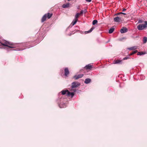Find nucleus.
Returning <instances> with one entry per match:
<instances>
[{
    "instance_id": "21",
    "label": "nucleus",
    "mask_w": 147,
    "mask_h": 147,
    "mask_svg": "<svg viewBox=\"0 0 147 147\" xmlns=\"http://www.w3.org/2000/svg\"><path fill=\"white\" fill-rule=\"evenodd\" d=\"M147 41V38L146 37H144L143 39V42L145 43Z\"/></svg>"
},
{
    "instance_id": "9",
    "label": "nucleus",
    "mask_w": 147,
    "mask_h": 147,
    "mask_svg": "<svg viewBox=\"0 0 147 147\" xmlns=\"http://www.w3.org/2000/svg\"><path fill=\"white\" fill-rule=\"evenodd\" d=\"M121 19L120 18L117 17L114 18V20L115 22H119Z\"/></svg>"
},
{
    "instance_id": "20",
    "label": "nucleus",
    "mask_w": 147,
    "mask_h": 147,
    "mask_svg": "<svg viewBox=\"0 0 147 147\" xmlns=\"http://www.w3.org/2000/svg\"><path fill=\"white\" fill-rule=\"evenodd\" d=\"M78 20H77L74 19L73 21L71 23V24L73 25H74L77 22Z\"/></svg>"
},
{
    "instance_id": "4",
    "label": "nucleus",
    "mask_w": 147,
    "mask_h": 147,
    "mask_svg": "<svg viewBox=\"0 0 147 147\" xmlns=\"http://www.w3.org/2000/svg\"><path fill=\"white\" fill-rule=\"evenodd\" d=\"M128 31L126 27H123L120 30V32L121 33H123L127 32Z\"/></svg>"
},
{
    "instance_id": "7",
    "label": "nucleus",
    "mask_w": 147,
    "mask_h": 147,
    "mask_svg": "<svg viewBox=\"0 0 147 147\" xmlns=\"http://www.w3.org/2000/svg\"><path fill=\"white\" fill-rule=\"evenodd\" d=\"M85 68L87 69H90L92 68V66L90 64L86 65Z\"/></svg>"
},
{
    "instance_id": "22",
    "label": "nucleus",
    "mask_w": 147,
    "mask_h": 147,
    "mask_svg": "<svg viewBox=\"0 0 147 147\" xmlns=\"http://www.w3.org/2000/svg\"><path fill=\"white\" fill-rule=\"evenodd\" d=\"M145 54V53H144V52H138V53H137V55H144Z\"/></svg>"
},
{
    "instance_id": "30",
    "label": "nucleus",
    "mask_w": 147,
    "mask_h": 147,
    "mask_svg": "<svg viewBox=\"0 0 147 147\" xmlns=\"http://www.w3.org/2000/svg\"><path fill=\"white\" fill-rule=\"evenodd\" d=\"M86 0L87 2H90L92 1V0Z\"/></svg>"
},
{
    "instance_id": "35",
    "label": "nucleus",
    "mask_w": 147,
    "mask_h": 147,
    "mask_svg": "<svg viewBox=\"0 0 147 147\" xmlns=\"http://www.w3.org/2000/svg\"><path fill=\"white\" fill-rule=\"evenodd\" d=\"M122 14H124V15H126V14L125 13H123Z\"/></svg>"
},
{
    "instance_id": "8",
    "label": "nucleus",
    "mask_w": 147,
    "mask_h": 147,
    "mask_svg": "<svg viewBox=\"0 0 147 147\" xmlns=\"http://www.w3.org/2000/svg\"><path fill=\"white\" fill-rule=\"evenodd\" d=\"M74 95V92H71L69 91L68 92V93H67V96H71V97H73Z\"/></svg>"
},
{
    "instance_id": "27",
    "label": "nucleus",
    "mask_w": 147,
    "mask_h": 147,
    "mask_svg": "<svg viewBox=\"0 0 147 147\" xmlns=\"http://www.w3.org/2000/svg\"><path fill=\"white\" fill-rule=\"evenodd\" d=\"M137 52H138V51L137 50H135L132 52L133 54H134L135 53H137Z\"/></svg>"
},
{
    "instance_id": "33",
    "label": "nucleus",
    "mask_w": 147,
    "mask_h": 147,
    "mask_svg": "<svg viewBox=\"0 0 147 147\" xmlns=\"http://www.w3.org/2000/svg\"><path fill=\"white\" fill-rule=\"evenodd\" d=\"M122 13H123L122 12H120V13H119V14H122Z\"/></svg>"
},
{
    "instance_id": "6",
    "label": "nucleus",
    "mask_w": 147,
    "mask_h": 147,
    "mask_svg": "<svg viewBox=\"0 0 147 147\" xmlns=\"http://www.w3.org/2000/svg\"><path fill=\"white\" fill-rule=\"evenodd\" d=\"M83 75H84L83 74H79V75H78L77 76V75L75 76L74 77V78L76 80H77V79H78L79 78H82L83 76Z\"/></svg>"
},
{
    "instance_id": "31",
    "label": "nucleus",
    "mask_w": 147,
    "mask_h": 147,
    "mask_svg": "<svg viewBox=\"0 0 147 147\" xmlns=\"http://www.w3.org/2000/svg\"><path fill=\"white\" fill-rule=\"evenodd\" d=\"M126 10V9L124 8L123 9V11H124Z\"/></svg>"
},
{
    "instance_id": "28",
    "label": "nucleus",
    "mask_w": 147,
    "mask_h": 147,
    "mask_svg": "<svg viewBox=\"0 0 147 147\" xmlns=\"http://www.w3.org/2000/svg\"><path fill=\"white\" fill-rule=\"evenodd\" d=\"M129 58V57H125L123 59V60H126V59H128Z\"/></svg>"
},
{
    "instance_id": "10",
    "label": "nucleus",
    "mask_w": 147,
    "mask_h": 147,
    "mask_svg": "<svg viewBox=\"0 0 147 147\" xmlns=\"http://www.w3.org/2000/svg\"><path fill=\"white\" fill-rule=\"evenodd\" d=\"M69 5L70 4L69 3L64 4L62 5V7L63 8H68L69 7Z\"/></svg>"
},
{
    "instance_id": "16",
    "label": "nucleus",
    "mask_w": 147,
    "mask_h": 147,
    "mask_svg": "<svg viewBox=\"0 0 147 147\" xmlns=\"http://www.w3.org/2000/svg\"><path fill=\"white\" fill-rule=\"evenodd\" d=\"M137 49V47L136 46H134L128 48V49L129 50H132L134 49Z\"/></svg>"
},
{
    "instance_id": "5",
    "label": "nucleus",
    "mask_w": 147,
    "mask_h": 147,
    "mask_svg": "<svg viewBox=\"0 0 147 147\" xmlns=\"http://www.w3.org/2000/svg\"><path fill=\"white\" fill-rule=\"evenodd\" d=\"M65 76H67L69 73V71L67 67L65 68L64 69Z\"/></svg>"
},
{
    "instance_id": "36",
    "label": "nucleus",
    "mask_w": 147,
    "mask_h": 147,
    "mask_svg": "<svg viewBox=\"0 0 147 147\" xmlns=\"http://www.w3.org/2000/svg\"><path fill=\"white\" fill-rule=\"evenodd\" d=\"M119 13H117L116 15H119Z\"/></svg>"
},
{
    "instance_id": "29",
    "label": "nucleus",
    "mask_w": 147,
    "mask_h": 147,
    "mask_svg": "<svg viewBox=\"0 0 147 147\" xmlns=\"http://www.w3.org/2000/svg\"><path fill=\"white\" fill-rule=\"evenodd\" d=\"M83 11V13H86V12H87V10L86 9H84Z\"/></svg>"
},
{
    "instance_id": "1",
    "label": "nucleus",
    "mask_w": 147,
    "mask_h": 147,
    "mask_svg": "<svg viewBox=\"0 0 147 147\" xmlns=\"http://www.w3.org/2000/svg\"><path fill=\"white\" fill-rule=\"evenodd\" d=\"M0 43H1L2 45L8 47L9 48H14V47L12 46L13 45L12 43L5 40L3 41H0Z\"/></svg>"
},
{
    "instance_id": "18",
    "label": "nucleus",
    "mask_w": 147,
    "mask_h": 147,
    "mask_svg": "<svg viewBox=\"0 0 147 147\" xmlns=\"http://www.w3.org/2000/svg\"><path fill=\"white\" fill-rule=\"evenodd\" d=\"M46 14H47V18L48 19L50 18L52 16V14H50L49 13H48Z\"/></svg>"
},
{
    "instance_id": "24",
    "label": "nucleus",
    "mask_w": 147,
    "mask_h": 147,
    "mask_svg": "<svg viewBox=\"0 0 147 147\" xmlns=\"http://www.w3.org/2000/svg\"><path fill=\"white\" fill-rule=\"evenodd\" d=\"M121 62V61L120 60H117L115 63V64L119 63Z\"/></svg>"
},
{
    "instance_id": "32",
    "label": "nucleus",
    "mask_w": 147,
    "mask_h": 147,
    "mask_svg": "<svg viewBox=\"0 0 147 147\" xmlns=\"http://www.w3.org/2000/svg\"><path fill=\"white\" fill-rule=\"evenodd\" d=\"M134 54H133V52H132L131 53H130L129 55H133Z\"/></svg>"
},
{
    "instance_id": "14",
    "label": "nucleus",
    "mask_w": 147,
    "mask_h": 147,
    "mask_svg": "<svg viewBox=\"0 0 147 147\" xmlns=\"http://www.w3.org/2000/svg\"><path fill=\"white\" fill-rule=\"evenodd\" d=\"M59 106L60 108H65L66 107V105L65 104H60Z\"/></svg>"
},
{
    "instance_id": "15",
    "label": "nucleus",
    "mask_w": 147,
    "mask_h": 147,
    "mask_svg": "<svg viewBox=\"0 0 147 147\" xmlns=\"http://www.w3.org/2000/svg\"><path fill=\"white\" fill-rule=\"evenodd\" d=\"M68 90H63L61 91L62 94L63 95H64L65 94H67L68 93Z\"/></svg>"
},
{
    "instance_id": "12",
    "label": "nucleus",
    "mask_w": 147,
    "mask_h": 147,
    "mask_svg": "<svg viewBox=\"0 0 147 147\" xmlns=\"http://www.w3.org/2000/svg\"><path fill=\"white\" fill-rule=\"evenodd\" d=\"M91 80L90 79L87 78L85 80L84 83L86 84H88L90 82Z\"/></svg>"
},
{
    "instance_id": "26",
    "label": "nucleus",
    "mask_w": 147,
    "mask_h": 147,
    "mask_svg": "<svg viewBox=\"0 0 147 147\" xmlns=\"http://www.w3.org/2000/svg\"><path fill=\"white\" fill-rule=\"evenodd\" d=\"M83 13V11L82 10L81 11L80 13H79V15H82Z\"/></svg>"
},
{
    "instance_id": "25",
    "label": "nucleus",
    "mask_w": 147,
    "mask_h": 147,
    "mask_svg": "<svg viewBox=\"0 0 147 147\" xmlns=\"http://www.w3.org/2000/svg\"><path fill=\"white\" fill-rule=\"evenodd\" d=\"M143 20H139L138 21V23H141L143 22Z\"/></svg>"
},
{
    "instance_id": "17",
    "label": "nucleus",
    "mask_w": 147,
    "mask_h": 147,
    "mask_svg": "<svg viewBox=\"0 0 147 147\" xmlns=\"http://www.w3.org/2000/svg\"><path fill=\"white\" fill-rule=\"evenodd\" d=\"M114 28L113 27H112L109 30V33L110 34L112 33L114 31Z\"/></svg>"
},
{
    "instance_id": "13",
    "label": "nucleus",
    "mask_w": 147,
    "mask_h": 147,
    "mask_svg": "<svg viewBox=\"0 0 147 147\" xmlns=\"http://www.w3.org/2000/svg\"><path fill=\"white\" fill-rule=\"evenodd\" d=\"M94 27H92L88 31H86L85 32V33L86 34H87V33H90L91 32H92V31L93 30V29H94Z\"/></svg>"
},
{
    "instance_id": "19",
    "label": "nucleus",
    "mask_w": 147,
    "mask_h": 147,
    "mask_svg": "<svg viewBox=\"0 0 147 147\" xmlns=\"http://www.w3.org/2000/svg\"><path fill=\"white\" fill-rule=\"evenodd\" d=\"M79 16H80L79 13H77L75 15V18L74 19H75L76 20H78V18L79 17Z\"/></svg>"
},
{
    "instance_id": "34",
    "label": "nucleus",
    "mask_w": 147,
    "mask_h": 147,
    "mask_svg": "<svg viewBox=\"0 0 147 147\" xmlns=\"http://www.w3.org/2000/svg\"><path fill=\"white\" fill-rule=\"evenodd\" d=\"M79 8H80V6H78V7H77V9H79Z\"/></svg>"
},
{
    "instance_id": "37",
    "label": "nucleus",
    "mask_w": 147,
    "mask_h": 147,
    "mask_svg": "<svg viewBox=\"0 0 147 147\" xmlns=\"http://www.w3.org/2000/svg\"><path fill=\"white\" fill-rule=\"evenodd\" d=\"M140 76V77H141L142 76Z\"/></svg>"
},
{
    "instance_id": "23",
    "label": "nucleus",
    "mask_w": 147,
    "mask_h": 147,
    "mask_svg": "<svg viewBox=\"0 0 147 147\" xmlns=\"http://www.w3.org/2000/svg\"><path fill=\"white\" fill-rule=\"evenodd\" d=\"M98 22V21L96 20H94L92 22V24L93 25H94L96 24H97Z\"/></svg>"
},
{
    "instance_id": "3",
    "label": "nucleus",
    "mask_w": 147,
    "mask_h": 147,
    "mask_svg": "<svg viewBox=\"0 0 147 147\" xmlns=\"http://www.w3.org/2000/svg\"><path fill=\"white\" fill-rule=\"evenodd\" d=\"M80 84L78 82H74L72 83V86L71 87L72 88H77L80 85Z\"/></svg>"
},
{
    "instance_id": "11",
    "label": "nucleus",
    "mask_w": 147,
    "mask_h": 147,
    "mask_svg": "<svg viewBox=\"0 0 147 147\" xmlns=\"http://www.w3.org/2000/svg\"><path fill=\"white\" fill-rule=\"evenodd\" d=\"M47 18V14H45L44 16L42 17V20L41 21L42 22H44L46 19Z\"/></svg>"
},
{
    "instance_id": "2",
    "label": "nucleus",
    "mask_w": 147,
    "mask_h": 147,
    "mask_svg": "<svg viewBox=\"0 0 147 147\" xmlns=\"http://www.w3.org/2000/svg\"><path fill=\"white\" fill-rule=\"evenodd\" d=\"M146 28H147V21L144 22V24H139L137 27V28L139 30H143Z\"/></svg>"
}]
</instances>
